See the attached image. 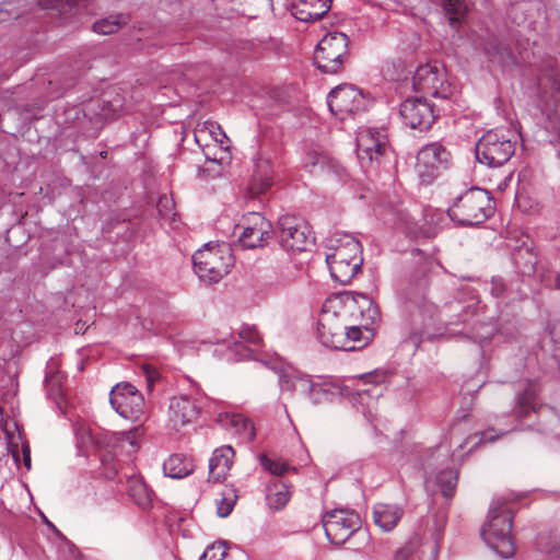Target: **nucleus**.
Wrapping results in <instances>:
<instances>
[{
  "label": "nucleus",
  "instance_id": "obj_1",
  "mask_svg": "<svg viewBox=\"0 0 560 560\" xmlns=\"http://www.w3.org/2000/svg\"><path fill=\"white\" fill-rule=\"evenodd\" d=\"M359 313L362 325H373L380 318L378 307L363 293L332 295L324 302L317 322L318 338L323 346L335 350H348L345 327L348 317Z\"/></svg>",
  "mask_w": 560,
  "mask_h": 560
},
{
  "label": "nucleus",
  "instance_id": "obj_2",
  "mask_svg": "<svg viewBox=\"0 0 560 560\" xmlns=\"http://www.w3.org/2000/svg\"><path fill=\"white\" fill-rule=\"evenodd\" d=\"M362 246L351 234L335 232L326 240V262L331 278L348 284L362 267Z\"/></svg>",
  "mask_w": 560,
  "mask_h": 560
},
{
  "label": "nucleus",
  "instance_id": "obj_3",
  "mask_svg": "<svg viewBox=\"0 0 560 560\" xmlns=\"http://www.w3.org/2000/svg\"><path fill=\"white\" fill-rule=\"evenodd\" d=\"M510 499L499 497L492 500L488 521L481 527L480 535L485 542L502 558H512L516 551L511 535L513 513Z\"/></svg>",
  "mask_w": 560,
  "mask_h": 560
},
{
  "label": "nucleus",
  "instance_id": "obj_4",
  "mask_svg": "<svg viewBox=\"0 0 560 560\" xmlns=\"http://www.w3.org/2000/svg\"><path fill=\"white\" fill-rule=\"evenodd\" d=\"M493 212L494 205L490 192L479 187L465 190L447 209L448 218L463 226L483 223Z\"/></svg>",
  "mask_w": 560,
  "mask_h": 560
},
{
  "label": "nucleus",
  "instance_id": "obj_5",
  "mask_svg": "<svg viewBox=\"0 0 560 560\" xmlns=\"http://www.w3.org/2000/svg\"><path fill=\"white\" fill-rule=\"evenodd\" d=\"M516 141L510 130L491 129L476 143L475 155L479 163L488 167H500L514 155Z\"/></svg>",
  "mask_w": 560,
  "mask_h": 560
},
{
  "label": "nucleus",
  "instance_id": "obj_6",
  "mask_svg": "<svg viewBox=\"0 0 560 560\" xmlns=\"http://www.w3.org/2000/svg\"><path fill=\"white\" fill-rule=\"evenodd\" d=\"M349 37L341 32L326 34L317 44L314 60L322 73L338 74L350 61Z\"/></svg>",
  "mask_w": 560,
  "mask_h": 560
},
{
  "label": "nucleus",
  "instance_id": "obj_7",
  "mask_svg": "<svg viewBox=\"0 0 560 560\" xmlns=\"http://www.w3.org/2000/svg\"><path fill=\"white\" fill-rule=\"evenodd\" d=\"M194 269L200 280L209 283L219 282L233 266L231 250L225 245L206 244L192 255Z\"/></svg>",
  "mask_w": 560,
  "mask_h": 560
},
{
  "label": "nucleus",
  "instance_id": "obj_8",
  "mask_svg": "<svg viewBox=\"0 0 560 560\" xmlns=\"http://www.w3.org/2000/svg\"><path fill=\"white\" fill-rule=\"evenodd\" d=\"M536 396L530 388L520 393L516 397V405L513 415L522 420L534 412L537 416V430L553 439L560 440V413L552 407L535 405Z\"/></svg>",
  "mask_w": 560,
  "mask_h": 560
},
{
  "label": "nucleus",
  "instance_id": "obj_9",
  "mask_svg": "<svg viewBox=\"0 0 560 560\" xmlns=\"http://www.w3.org/2000/svg\"><path fill=\"white\" fill-rule=\"evenodd\" d=\"M327 539L337 546L343 545L352 536L361 535L366 538V532L361 530L362 520L360 515L349 509H334L322 517Z\"/></svg>",
  "mask_w": 560,
  "mask_h": 560
},
{
  "label": "nucleus",
  "instance_id": "obj_10",
  "mask_svg": "<svg viewBox=\"0 0 560 560\" xmlns=\"http://www.w3.org/2000/svg\"><path fill=\"white\" fill-rule=\"evenodd\" d=\"M275 233L284 250L304 252L315 242V236L307 222L292 214H284L278 219Z\"/></svg>",
  "mask_w": 560,
  "mask_h": 560
},
{
  "label": "nucleus",
  "instance_id": "obj_11",
  "mask_svg": "<svg viewBox=\"0 0 560 560\" xmlns=\"http://www.w3.org/2000/svg\"><path fill=\"white\" fill-rule=\"evenodd\" d=\"M235 230L241 231L237 241L244 249L265 247L275 234L271 222L260 212L244 214Z\"/></svg>",
  "mask_w": 560,
  "mask_h": 560
},
{
  "label": "nucleus",
  "instance_id": "obj_12",
  "mask_svg": "<svg viewBox=\"0 0 560 560\" xmlns=\"http://www.w3.org/2000/svg\"><path fill=\"white\" fill-rule=\"evenodd\" d=\"M451 164V153L440 142L423 145L417 154L416 172L422 184L429 185Z\"/></svg>",
  "mask_w": 560,
  "mask_h": 560
},
{
  "label": "nucleus",
  "instance_id": "obj_13",
  "mask_svg": "<svg viewBox=\"0 0 560 560\" xmlns=\"http://www.w3.org/2000/svg\"><path fill=\"white\" fill-rule=\"evenodd\" d=\"M417 92L435 98H451L455 92L454 85L447 81L444 69L430 63L418 67L412 80Z\"/></svg>",
  "mask_w": 560,
  "mask_h": 560
},
{
  "label": "nucleus",
  "instance_id": "obj_14",
  "mask_svg": "<svg viewBox=\"0 0 560 560\" xmlns=\"http://www.w3.org/2000/svg\"><path fill=\"white\" fill-rule=\"evenodd\" d=\"M388 145L387 130L380 128H363L357 136V155L361 167L368 171L373 162L384 155Z\"/></svg>",
  "mask_w": 560,
  "mask_h": 560
},
{
  "label": "nucleus",
  "instance_id": "obj_15",
  "mask_svg": "<svg viewBox=\"0 0 560 560\" xmlns=\"http://www.w3.org/2000/svg\"><path fill=\"white\" fill-rule=\"evenodd\" d=\"M371 101L353 85H338L327 96V104L330 112L345 119L347 115H355L364 112Z\"/></svg>",
  "mask_w": 560,
  "mask_h": 560
},
{
  "label": "nucleus",
  "instance_id": "obj_16",
  "mask_svg": "<svg viewBox=\"0 0 560 560\" xmlns=\"http://www.w3.org/2000/svg\"><path fill=\"white\" fill-rule=\"evenodd\" d=\"M114 410L125 419L137 421L144 412L143 395L130 383H119L109 393Z\"/></svg>",
  "mask_w": 560,
  "mask_h": 560
},
{
  "label": "nucleus",
  "instance_id": "obj_17",
  "mask_svg": "<svg viewBox=\"0 0 560 560\" xmlns=\"http://www.w3.org/2000/svg\"><path fill=\"white\" fill-rule=\"evenodd\" d=\"M399 113L407 126L421 131L428 130L436 118L433 106L422 97L405 100L400 105Z\"/></svg>",
  "mask_w": 560,
  "mask_h": 560
},
{
  "label": "nucleus",
  "instance_id": "obj_18",
  "mask_svg": "<svg viewBox=\"0 0 560 560\" xmlns=\"http://www.w3.org/2000/svg\"><path fill=\"white\" fill-rule=\"evenodd\" d=\"M550 96L545 102V129L552 137V141L560 142V81L550 79Z\"/></svg>",
  "mask_w": 560,
  "mask_h": 560
},
{
  "label": "nucleus",
  "instance_id": "obj_19",
  "mask_svg": "<svg viewBox=\"0 0 560 560\" xmlns=\"http://www.w3.org/2000/svg\"><path fill=\"white\" fill-rule=\"evenodd\" d=\"M200 412V408L188 396L173 397L170 401V420L175 428L184 427L195 421Z\"/></svg>",
  "mask_w": 560,
  "mask_h": 560
},
{
  "label": "nucleus",
  "instance_id": "obj_20",
  "mask_svg": "<svg viewBox=\"0 0 560 560\" xmlns=\"http://www.w3.org/2000/svg\"><path fill=\"white\" fill-rule=\"evenodd\" d=\"M235 451L231 445L215 448L209 459V480L222 482L232 468Z\"/></svg>",
  "mask_w": 560,
  "mask_h": 560
},
{
  "label": "nucleus",
  "instance_id": "obj_21",
  "mask_svg": "<svg viewBox=\"0 0 560 560\" xmlns=\"http://www.w3.org/2000/svg\"><path fill=\"white\" fill-rule=\"evenodd\" d=\"M331 0H295L292 3V15L305 23H313L325 16L330 10Z\"/></svg>",
  "mask_w": 560,
  "mask_h": 560
},
{
  "label": "nucleus",
  "instance_id": "obj_22",
  "mask_svg": "<svg viewBox=\"0 0 560 560\" xmlns=\"http://www.w3.org/2000/svg\"><path fill=\"white\" fill-rule=\"evenodd\" d=\"M402 514V509L393 504L378 503L373 509L374 523L384 532L396 527Z\"/></svg>",
  "mask_w": 560,
  "mask_h": 560
},
{
  "label": "nucleus",
  "instance_id": "obj_23",
  "mask_svg": "<svg viewBox=\"0 0 560 560\" xmlns=\"http://www.w3.org/2000/svg\"><path fill=\"white\" fill-rule=\"evenodd\" d=\"M163 470L171 478L182 479L195 470V464L184 454H173L164 462Z\"/></svg>",
  "mask_w": 560,
  "mask_h": 560
},
{
  "label": "nucleus",
  "instance_id": "obj_24",
  "mask_svg": "<svg viewBox=\"0 0 560 560\" xmlns=\"http://www.w3.org/2000/svg\"><path fill=\"white\" fill-rule=\"evenodd\" d=\"M228 427L242 442H252L256 436V430L253 421L241 413L226 416Z\"/></svg>",
  "mask_w": 560,
  "mask_h": 560
},
{
  "label": "nucleus",
  "instance_id": "obj_25",
  "mask_svg": "<svg viewBox=\"0 0 560 560\" xmlns=\"http://www.w3.org/2000/svg\"><path fill=\"white\" fill-rule=\"evenodd\" d=\"M272 185V170L267 160H259L256 164L253 178L250 182V190L253 194H264Z\"/></svg>",
  "mask_w": 560,
  "mask_h": 560
},
{
  "label": "nucleus",
  "instance_id": "obj_26",
  "mask_svg": "<svg viewBox=\"0 0 560 560\" xmlns=\"http://www.w3.org/2000/svg\"><path fill=\"white\" fill-rule=\"evenodd\" d=\"M62 381L63 375L57 370V361L51 358L47 363V372L45 375V387L49 398L58 400L62 397Z\"/></svg>",
  "mask_w": 560,
  "mask_h": 560
},
{
  "label": "nucleus",
  "instance_id": "obj_27",
  "mask_svg": "<svg viewBox=\"0 0 560 560\" xmlns=\"http://www.w3.org/2000/svg\"><path fill=\"white\" fill-rule=\"evenodd\" d=\"M290 500L288 486L279 480L268 485L266 502L270 510H281Z\"/></svg>",
  "mask_w": 560,
  "mask_h": 560
},
{
  "label": "nucleus",
  "instance_id": "obj_28",
  "mask_svg": "<svg viewBox=\"0 0 560 560\" xmlns=\"http://www.w3.org/2000/svg\"><path fill=\"white\" fill-rule=\"evenodd\" d=\"M129 22V16L125 14L109 15L101 19L93 24V31L97 34L109 35Z\"/></svg>",
  "mask_w": 560,
  "mask_h": 560
},
{
  "label": "nucleus",
  "instance_id": "obj_29",
  "mask_svg": "<svg viewBox=\"0 0 560 560\" xmlns=\"http://www.w3.org/2000/svg\"><path fill=\"white\" fill-rule=\"evenodd\" d=\"M337 389L326 383H310L308 398L314 405L330 402L337 395Z\"/></svg>",
  "mask_w": 560,
  "mask_h": 560
},
{
  "label": "nucleus",
  "instance_id": "obj_30",
  "mask_svg": "<svg viewBox=\"0 0 560 560\" xmlns=\"http://www.w3.org/2000/svg\"><path fill=\"white\" fill-rule=\"evenodd\" d=\"M440 2L448 15L450 25L455 28L467 13L466 3L463 0H440Z\"/></svg>",
  "mask_w": 560,
  "mask_h": 560
},
{
  "label": "nucleus",
  "instance_id": "obj_31",
  "mask_svg": "<svg viewBox=\"0 0 560 560\" xmlns=\"http://www.w3.org/2000/svg\"><path fill=\"white\" fill-rule=\"evenodd\" d=\"M363 318L359 313L355 314L354 317H348L347 325L345 327V337L347 338V347H351L349 350L354 349V346H351V342H360L362 340V330L361 328L369 329L371 325L366 327L362 325Z\"/></svg>",
  "mask_w": 560,
  "mask_h": 560
},
{
  "label": "nucleus",
  "instance_id": "obj_32",
  "mask_svg": "<svg viewBox=\"0 0 560 560\" xmlns=\"http://www.w3.org/2000/svg\"><path fill=\"white\" fill-rule=\"evenodd\" d=\"M436 483L446 499H451L457 486V474L453 469H445L438 474Z\"/></svg>",
  "mask_w": 560,
  "mask_h": 560
},
{
  "label": "nucleus",
  "instance_id": "obj_33",
  "mask_svg": "<svg viewBox=\"0 0 560 560\" xmlns=\"http://www.w3.org/2000/svg\"><path fill=\"white\" fill-rule=\"evenodd\" d=\"M237 494L236 490L232 487L226 488L219 500H217V514L220 517H226L233 511L236 503Z\"/></svg>",
  "mask_w": 560,
  "mask_h": 560
},
{
  "label": "nucleus",
  "instance_id": "obj_34",
  "mask_svg": "<svg viewBox=\"0 0 560 560\" xmlns=\"http://www.w3.org/2000/svg\"><path fill=\"white\" fill-rule=\"evenodd\" d=\"M535 545L539 551L560 560V542L556 538L548 535H538Z\"/></svg>",
  "mask_w": 560,
  "mask_h": 560
},
{
  "label": "nucleus",
  "instance_id": "obj_35",
  "mask_svg": "<svg viewBox=\"0 0 560 560\" xmlns=\"http://www.w3.org/2000/svg\"><path fill=\"white\" fill-rule=\"evenodd\" d=\"M129 494L141 509H149L151 506V492L148 490L143 482H133V485L129 488Z\"/></svg>",
  "mask_w": 560,
  "mask_h": 560
},
{
  "label": "nucleus",
  "instance_id": "obj_36",
  "mask_svg": "<svg viewBox=\"0 0 560 560\" xmlns=\"http://www.w3.org/2000/svg\"><path fill=\"white\" fill-rule=\"evenodd\" d=\"M259 463L264 469L276 476H282L291 469V467L288 464L281 460L270 459L265 454L259 456ZM292 470H295V468L293 467Z\"/></svg>",
  "mask_w": 560,
  "mask_h": 560
},
{
  "label": "nucleus",
  "instance_id": "obj_37",
  "mask_svg": "<svg viewBox=\"0 0 560 560\" xmlns=\"http://www.w3.org/2000/svg\"><path fill=\"white\" fill-rule=\"evenodd\" d=\"M238 336L245 342L254 346L255 348H259L260 346H262V337L255 325H242L238 331Z\"/></svg>",
  "mask_w": 560,
  "mask_h": 560
},
{
  "label": "nucleus",
  "instance_id": "obj_38",
  "mask_svg": "<svg viewBox=\"0 0 560 560\" xmlns=\"http://www.w3.org/2000/svg\"><path fill=\"white\" fill-rule=\"evenodd\" d=\"M38 4L45 9L58 10L62 14H71L77 0H38Z\"/></svg>",
  "mask_w": 560,
  "mask_h": 560
},
{
  "label": "nucleus",
  "instance_id": "obj_39",
  "mask_svg": "<svg viewBox=\"0 0 560 560\" xmlns=\"http://www.w3.org/2000/svg\"><path fill=\"white\" fill-rule=\"evenodd\" d=\"M226 556L225 542H214L206 548L199 560H223Z\"/></svg>",
  "mask_w": 560,
  "mask_h": 560
},
{
  "label": "nucleus",
  "instance_id": "obj_40",
  "mask_svg": "<svg viewBox=\"0 0 560 560\" xmlns=\"http://www.w3.org/2000/svg\"><path fill=\"white\" fill-rule=\"evenodd\" d=\"M156 209L159 214L163 219H171L175 215V202L172 198L167 196H161L156 203Z\"/></svg>",
  "mask_w": 560,
  "mask_h": 560
},
{
  "label": "nucleus",
  "instance_id": "obj_41",
  "mask_svg": "<svg viewBox=\"0 0 560 560\" xmlns=\"http://www.w3.org/2000/svg\"><path fill=\"white\" fill-rule=\"evenodd\" d=\"M365 384H372L375 386V388H380V392L377 395L382 394V386L386 381L387 374L383 371L375 370L373 372L363 374L360 376Z\"/></svg>",
  "mask_w": 560,
  "mask_h": 560
},
{
  "label": "nucleus",
  "instance_id": "obj_42",
  "mask_svg": "<svg viewBox=\"0 0 560 560\" xmlns=\"http://www.w3.org/2000/svg\"><path fill=\"white\" fill-rule=\"evenodd\" d=\"M402 343L411 345L415 347V349H417L421 343V336L418 332L412 331L402 340Z\"/></svg>",
  "mask_w": 560,
  "mask_h": 560
},
{
  "label": "nucleus",
  "instance_id": "obj_43",
  "mask_svg": "<svg viewBox=\"0 0 560 560\" xmlns=\"http://www.w3.org/2000/svg\"><path fill=\"white\" fill-rule=\"evenodd\" d=\"M209 131L210 133L213 136V138L215 139V141L220 142L221 144L223 143V140L222 139H219V136L222 137V138H226L225 133L222 131L221 127L219 125H215L213 122H209Z\"/></svg>",
  "mask_w": 560,
  "mask_h": 560
},
{
  "label": "nucleus",
  "instance_id": "obj_44",
  "mask_svg": "<svg viewBox=\"0 0 560 560\" xmlns=\"http://www.w3.org/2000/svg\"><path fill=\"white\" fill-rule=\"evenodd\" d=\"M504 291V283L500 279H493L491 283L492 295L499 298Z\"/></svg>",
  "mask_w": 560,
  "mask_h": 560
},
{
  "label": "nucleus",
  "instance_id": "obj_45",
  "mask_svg": "<svg viewBox=\"0 0 560 560\" xmlns=\"http://www.w3.org/2000/svg\"><path fill=\"white\" fill-rule=\"evenodd\" d=\"M23 462L26 469H31V452L28 447L23 448Z\"/></svg>",
  "mask_w": 560,
  "mask_h": 560
},
{
  "label": "nucleus",
  "instance_id": "obj_46",
  "mask_svg": "<svg viewBox=\"0 0 560 560\" xmlns=\"http://www.w3.org/2000/svg\"><path fill=\"white\" fill-rule=\"evenodd\" d=\"M406 559H407V553L404 550H398L394 558V560H406Z\"/></svg>",
  "mask_w": 560,
  "mask_h": 560
},
{
  "label": "nucleus",
  "instance_id": "obj_47",
  "mask_svg": "<svg viewBox=\"0 0 560 560\" xmlns=\"http://www.w3.org/2000/svg\"><path fill=\"white\" fill-rule=\"evenodd\" d=\"M481 440L482 441H494L495 436L488 435L487 433H482Z\"/></svg>",
  "mask_w": 560,
  "mask_h": 560
},
{
  "label": "nucleus",
  "instance_id": "obj_48",
  "mask_svg": "<svg viewBox=\"0 0 560 560\" xmlns=\"http://www.w3.org/2000/svg\"><path fill=\"white\" fill-rule=\"evenodd\" d=\"M556 287L560 289V275H558L556 278Z\"/></svg>",
  "mask_w": 560,
  "mask_h": 560
},
{
  "label": "nucleus",
  "instance_id": "obj_49",
  "mask_svg": "<svg viewBox=\"0 0 560 560\" xmlns=\"http://www.w3.org/2000/svg\"><path fill=\"white\" fill-rule=\"evenodd\" d=\"M152 380H153V377L148 373V382H149V386H151Z\"/></svg>",
  "mask_w": 560,
  "mask_h": 560
}]
</instances>
